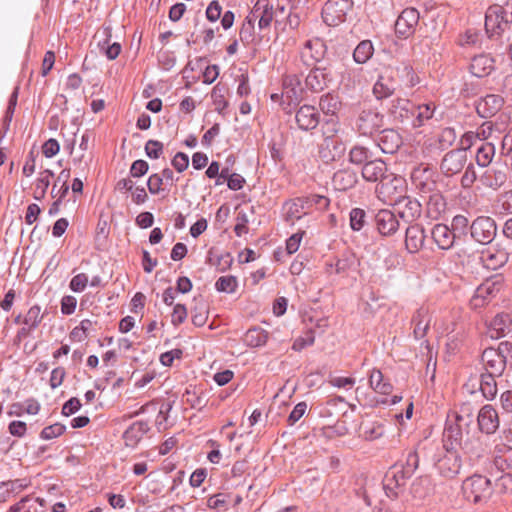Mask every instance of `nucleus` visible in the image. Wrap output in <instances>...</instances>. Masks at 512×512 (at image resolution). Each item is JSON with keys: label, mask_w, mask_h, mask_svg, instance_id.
Masks as SVG:
<instances>
[{"label": "nucleus", "mask_w": 512, "mask_h": 512, "mask_svg": "<svg viewBox=\"0 0 512 512\" xmlns=\"http://www.w3.org/2000/svg\"><path fill=\"white\" fill-rule=\"evenodd\" d=\"M419 465V456L416 451L407 454L403 464L393 465L385 474L383 487L388 497H397L399 491L406 485Z\"/></svg>", "instance_id": "f257e3e1"}, {"label": "nucleus", "mask_w": 512, "mask_h": 512, "mask_svg": "<svg viewBox=\"0 0 512 512\" xmlns=\"http://www.w3.org/2000/svg\"><path fill=\"white\" fill-rule=\"evenodd\" d=\"M472 421L471 415L463 416L456 413L448 416L443 433L444 444L452 449L459 447L466 437L472 436L469 434Z\"/></svg>", "instance_id": "f03ea898"}, {"label": "nucleus", "mask_w": 512, "mask_h": 512, "mask_svg": "<svg viewBox=\"0 0 512 512\" xmlns=\"http://www.w3.org/2000/svg\"><path fill=\"white\" fill-rule=\"evenodd\" d=\"M406 193V181L403 177L390 173L376 187L379 200L389 205H396Z\"/></svg>", "instance_id": "7ed1b4c3"}, {"label": "nucleus", "mask_w": 512, "mask_h": 512, "mask_svg": "<svg viewBox=\"0 0 512 512\" xmlns=\"http://www.w3.org/2000/svg\"><path fill=\"white\" fill-rule=\"evenodd\" d=\"M462 490L467 501L474 504L484 503L492 494L491 480L485 476L474 474L463 482Z\"/></svg>", "instance_id": "20e7f679"}, {"label": "nucleus", "mask_w": 512, "mask_h": 512, "mask_svg": "<svg viewBox=\"0 0 512 512\" xmlns=\"http://www.w3.org/2000/svg\"><path fill=\"white\" fill-rule=\"evenodd\" d=\"M503 287V278L500 275H495L486 279L475 290L474 295L470 300V305L474 309L481 308L494 299Z\"/></svg>", "instance_id": "39448f33"}, {"label": "nucleus", "mask_w": 512, "mask_h": 512, "mask_svg": "<svg viewBox=\"0 0 512 512\" xmlns=\"http://www.w3.org/2000/svg\"><path fill=\"white\" fill-rule=\"evenodd\" d=\"M352 8V0H328L321 12L323 22L328 26L336 27L346 20L347 14Z\"/></svg>", "instance_id": "423d86ee"}, {"label": "nucleus", "mask_w": 512, "mask_h": 512, "mask_svg": "<svg viewBox=\"0 0 512 512\" xmlns=\"http://www.w3.org/2000/svg\"><path fill=\"white\" fill-rule=\"evenodd\" d=\"M359 265L360 261L357 255L351 250H345L334 260L326 263V272L348 277L351 273L358 271Z\"/></svg>", "instance_id": "0eeeda50"}, {"label": "nucleus", "mask_w": 512, "mask_h": 512, "mask_svg": "<svg viewBox=\"0 0 512 512\" xmlns=\"http://www.w3.org/2000/svg\"><path fill=\"white\" fill-rule=\"evenodd\" d=\"M411 180L415 188L422 194H429L439 190V175L432 168L418 166L411 173Z\"/></svg>", "instance_id": "6e6552de"}, {"label": "nucleus", "mask_w": 512, "mask_h": 512, "mask_svg": "<svg viewBox=\"0 0 512 512\" xmlns=\"http://www.w3.org/2000/svg\"><path fill=\"white\" fill-rule=\"evenodd\" d=\"M496 232V223L488 216L477 217L470 225L471 237L480 244L491 243Z\"/></svg>", "instance_id": "1a4fd4ad"}, {"label": "nucleus", "mask_w": 512, "mask_h": 512, "mask_svg": "<svg viewBox=\"0 0 512 512\" xmlns=\"http://www.w3.org/2000/svg\"><path fill=\"white\" fill-rule=\"evenodd\" d=\"M444 447L446 453L438 459L436 468L443 477L454 478L459 474L463 461L457 449L448 448L447 444Z\"/></svg>", "instance_id": "9d476101"}, {"label": "nucleus", "mask_w": 512, "mask_h": 512, "mask_svg": "<svg viewBox=\"0 0 512 512\" xmlns=\"http://www.w3.org/2000/svg\"><path fill=\"white\" fill-rule=\"evenodd\" d=\"M383 126V115L380 114L376 109H363L357 120V130L365 136H371L378 132Z\"/></svg>", "instance_id": "9b49d317"}, {"label": "nucleus", "mask_w": 512, "mask_h": 512, "mask_svg": "<svg viewBox=\"0 0 512 512\" xmlns=\"http://www.w3.org/2000/svg\"><path fill=\"white\" fill-rule=\"evenodd\" d=\"M467 160V152L465 149L451 150L444 155L440 163L441 172L446 177H452L464 169Z\"/></svg>", "instance_id": "f8f14e48"}, {"label": "nucleus", "mask_w": 512, "mask_h": 512, "mask_svg": "<svg viewBox=\"0 0 512 512\" xmlns=\"http://www.w3.org/2000/svg\"><path fill=\"white\" fill-rule=\"evenodd\" d=\"M459 448L465 456L464 462L468 463L469 466L478 464L487 455L485 445L480 441L479 438L473 435L471 437H466Z\"/></svg>", "instance_id": "ddd939ff"}, {"label": "nucleus", "mask_w": 512, "mask_h": 512, "mask_svg": "<svg viewBox=\"0 0 512 512\" xmlns=\"http://www.w3.org/2000/svg\"><path fill=\"white\" fill-rule=\"evenodd\" d=\"M419 12L415 8H406L398 16L395 22V32L398 37L407 39L414 34L419 23Z\"/></svg>", "instance_id": "4468645a"}, {"label": "nucleus", "mask_w": 512, "mask_h": 512, "mask_svg": "<svg viewBox=\"0 0 512 512\" xmlns=\"http://www.w3.org/2000/svg\"><path fill=\"white\" fill-rule=\"evenodd\" d=\"M492 465L500 472L502 476L498 478L499 481L512 482V448L506 445L496 447V454L494 456Z\"/></svg>", "instance_id": "2eb2a0df"}, {"label": "nucleus", "mask_w": 512, "mask_h": 512, "mask_svg": "<svg viewBox=\"0 0 512 512\" xmlns=\"http://www.w3.org/2000/svg\"><path fill=\"white\" fill-rule=\"evenodd\" d=\"M247 17L254 22L258 19L259 29H267L274 18L273 5L269 0H257Z\"/></svg>", "instance_id": "dca6fc26"}, {"label": "nucleus", "mask_w": 512, "mask_h": 512, "mask_svg": "<svg viewBox=\"0 0 512 512\" xmlns=\"http://www.w3.org/2000/svg\"><path fill=\"white\" fill-rule=\"evenodd\" d=\"M501 13L498 4L490 5L485 13V29L490 36L499 35L508 28V21Z\"/></svg>", "instance_id": "f3484780"}, {"label": "nucleus", "mask_w": 512, "mask_h": 512, "mask_svg": "<svg viewBox=\"0 0 512 512\" xmlns=\"http://www.w3.org/2000/svg\"><path fill=\"white\" fill-rule=\"evenodd\" d=\"M326 45L320 38H313L305 42L301 50V59L306 65H312L324 58Z\"/></svg>", "instance_id": "a211bd4d"}, {"label": "nucleus", "mask_w": 512, "mask_h": 512, "mask_svg": "<svg viewBox=\"0 0 512 512\" xmlns=\"http://www.w3.org/2000/svg\"><path fill=\"white\" fill-rule=\"evenodd\" d=\"M375 225L382 236L393 235L399 228L397 216L388 209H381L375 215Z\"/></svg>", "instance_id": "6ab92c4d"}, {"label": "nucleus", "mask_w": 512, "mask_h": 512, "mask_svg": "<svg viewBox=\"0 0 512 512\" xmlns=\"http://www.w3.org/2000/svg\"><path fill=\"white\" fill-rule=\"evenodd\" d=\"M478 426L481 432L493 434L499 427L498 413L492 405H484L477 417Z\"/></svg>", "instance_id": "aec40b11"}, {"label": "nucleus", "mask_w": 512, "mask_h": 512, "mask_svg": "<svg viewBox=\"0 0 512 512\" xmlns=\"http://www.w3.org/2000/svg\"><path fill=\"white\" fill-rule=\"evenodd\" d=\"M295 119L301 130L309 131L318 126L320 114L314 106L303 105L297 110Z\"/></svg>", "instance_id": "412c9836"}, {"label": "nucleus", "mask_w": 512, "mask_h": 512, "mask_svg": "<svg viewBox=\"0 0 512 512\" xmlns=\"http://www.w3.org/2000/svg\"><path fill=\"white\" fill-rule=\"evenodd\" d=\"M362 177L368 182L381 183L390 173L384 161L376 159L364 163L361 171Z\"/></svg>", "instance_id": "4be33fe9"}, {"label": "nucleus", "mask_w": 512, "mask_h": 512, "mask_svg": "<svg viewBox=\"0 0 512 512\" xmlns=\"http://www.w3.org/2000/svg\"><path fill=\"white\" fill-rule=\"evenodd\" d=\"M332 81L331 72L327 68L312 69L305 79V84L313 92L323 91Z\"/></svg>", "instance_id": "5701e85b"}, {"label": "nucleus", "mask_w": 512, "mask_h": 512, "mask_svg": "<svg viewBox=\"0 0 512 512\" xmlns=\"http://www.w3.org/2000/svg\"><path fill=\"white\" fill-rule=\"evenodd\" d=\"M504 100L501 96L489 94L476 103V111L482 118H490L502 108Z\"/></svg>", "instance_id": "b1692460"}, {"label": "nucleus", "mask_w": 512, "mask_h": 512, "mask_svg": "<svg viewBox=\"0 0 512 512\" xmlns=\"http://www.w3.org/2000/svg\"><path fill=\"white\" fill-rule=\"evenodd\" d=\"M375 142L383 153L392 154L400 147L402 139L397 131L384 129L379 132Z\"/></svg>", "instance_id": "393cba45"}, {"label": "nucleus", "mask_w": 512, "mask_h": 512, "mask_svg": "<svg viewBox=\"0 0 512 512\" xmlns=\"http://www.w3.org/2000/svg\"><path fill=\"white\" fill-rule=\"evenodd\" d=\"M480 260L487 269L496 270L508 261V253L505 249L490 247L482 251Z\"/></svg>", "instance_id": "a878e982"}, {"label": "nucleus", "mask_w": 512, "mask_h": 512, "mask_svg": "<svg viewBox=\"0 0 512 512\" xmlns=\"http://www.w3.org/2000/svg\"><path fill=\"white\" fill-rule=\"evenodd\" d=\"M31 485L27 478H18L0 482V503L17 496Z\"/></svg>", "instance_id": "bb28decb"}, {"label": "nucleus", "mask_w": 512, "mask_h": 512, "mask_svg": "<svg viewBox=\"0 0 512 512\" xmlns=\"http://www.w3.org/2000/svg\"><path fill=\"white\" fill-rule=\"evenodd\" d=\"M303 89L300 78L293 74L283 79L282 97L286 98L289 104L298 103L302 99Z\"/></svg>", "instance_id": "cd10ccee"}, {"label": "nucleus", "mask_w": 512, "mask_h": 512, "mask_svg": "<svg viewBox=\"0 0 512 512\" xmlns=\"http://www.w3.org/2000/svg\"><path fill=\"white\" fill-rule=\"evenodd\" d=\"M512 330V318L509 314H497L491 321L488 328V335L491 339H498L506 336Z\"/></svg>", "instance_id": "c85d7f7f"}, {"label": "nucleus", "mask_w": 512, "mask_h": 512, "mask_svg": "<svg viewBox=\"0 0 512 512\" xmlns=\"http://www.w3.org/2000/svg\"><path fill=\"white\" fill-rule=\"evenodd\" d=\"M399 216L406 222H411L420 217L422 206L417 199L404 196L397 204Z\"/></svg>", "instance_id": "c756f323"}, {"label": "nucleus", "mask_w": 512, "mask_h": 512, "mask_svg": "<svg viewBox=\"0 0 512 512\" xmlns=\"http://www.w3.org/2000/svg\"><path fill=\"white\" fill-rule=\"evenodd\" d=\"M426 202V215L430 219L438 220L445 213L447 203L440 190L428 194Z\"/></svg>", "instance_id": "7c9ffc66"}, {"label": "nucleus", "mask_w": 512, "mask_h": 512, "mask_svg": "<svg viewBox=\"0 0 512 512\" xmlns=\"http://www.w3.org/2000/svg\"><path fill=\"white\" fill-rule=\"evenodd\" d=\"M431 235L436 245L443 250L453 247L456 238L455 232L445 224H436Z\"/></svg>", "instance_id": "2f4dec72"}, {"label": "nucleus", "mask_w": 512, "mask_h": 512, "mask_svg": "<svg viewBox=\"0 0 512 512\" xmlns=\"http://www.w3.org/2000/svg\"><path fill=\"white\" fill-rule=\"evenodd\" d=\"M495 68L494 59L488 54H480L472 58L470 63L471 73L478 77L488 76Z\"/></svg>", "instance_id": "473e14b6"}, {"label": "nucleus", "mask_w": 512, "mask_h": 512, "mask_svg": "<svg viewBox=\"0 0 512 512\" xmlns=\"http://www.w3.org/2000/svg\"><path fill=\"white\" fill-rule=\"evenodd\" d=\"M149 430L147 421L140 420L132 423L123 434L126 446L135 447Z\"/></svg>", "instance_id": "72a5a7b5"}, {"label": "nucleus", "mask_w": 512, "mask_h": 512, "mask_svg": "<svg viewBox=\"0 0 512 512\" xmlns=\"http://www.w3.org/2000/svg\"><path fill=\"white\" fill-rule=\"evenodd\" d=\"M425 234L422 226L415 224L406 229L405 245L410 253L418 252L424 245Z\"/></svg>", "instance_id": "f704fd0d"}, {"label": "nucleus", "mask_w": 512, "mask_h": 512, "mask_svg": "<svg viewBox=\"0 0 512 512\" xmlns=\"http://www.w3.org/2000/svg\"><path fill=\"white\" fill-rule=\"evenodd\" d=\"M414 104L408 99L397 98L392 100L389 107V113L395 120L404 122L411 119L413 116Z\"/></svg>", "instance_id": "c9c22d12"}, {"label": "nucleus", "mask_w": 512, "mask_h": 512, "mask_svg": "<svg viewBox=\"0 0 512 512\" xmlns=\"http://www.w3.org/2000/svg\"><path fill=\"white\" fill-rule=\"evenodd\" d=\"M431 321L432 315L428 309L421 307L416 311L412 318V324L414 325L413 332L416 339H422L426 335Z\"/></svg>", "instance_id": "e433bc0d"}, {"label": "nucleus", "mask_w": 512, "mask_h": 512, "mask_svg": "<svg viewBox=\"0 0 512 512\" xmlns=\"http://www.w3.org/2000/svg\"><path fill=\"white\" fill-rule=\"evenodd\" d=\"M397 83L392 76L380 75L373 86V94L378 100L386 99L393 95Z\"/></svg>", "instance_id": "4c0bfd02"}, {"label": "nucleus", "mask_w": 512, "mask_h": 512, "mask_svg": "<svg viewBox=\"0 0 512 512\" xmlns=\"http://www.w3.org/2000/svg\"><path fill=\"white\" fill-rule=\"evenodd\" d=\"M309 201L304 198H296L284 204L285 219L294 223L299 220L303 215L307 214L306 208Z\"/></svg>", "instance_id": "58836bf2"}, {"label": "nucleus", "mask_w": 512, "mask_h": 512, "mask_svg": "<svg viewBox=\"0 0 512 512\" xmlns=\"http://www.w3.org/2000/svg\"><path fill=\"white\" fill-rule=\"evenodd\" d=\"M482 362L485 365L487 372L485 374H492L494 376H501L507 360L504 354H481Z\"/></svg>", "instance_id": "ea45409f"}, {"label": "nucleus", "mask_w": 512, "mask_h": 512, "mask_svg": "<svg viewBox=\"0 0 512 512\" xmlns=\"http://www.w3.org/2000/svg\"><path fill=\"white\" fill-rule=\"evenodd\" d=\"M507 180V175L504 169L492 167L487 169L480 177L481 183L494 190L500 188Z\"/></svg>", "instance_id": "a19ab883"}, {"label": "nucleus", "mask_w": 512, "mask_h": 512, "mask_svg": "<svg viewBox=\"0 0 512 512\" xmlns=\"http://www.w3.org/2000/svg\"><path fill=\"white\" fill-rule=\"evenodd\" d=\"M357 183V176L351 170H339L334 173L332 177V184L336 190L346 191L355 186Z\"/></svg>", "instance_id": "79ce46f5"}, {"label": "nucleus", "mask_w": 512, "mask_h": 512, "mask_svg": "<svg viewBox=\"0 0 512 512\" xmlns=\"http://www.w3.org/2000/svg\"><path fill=\"white\" fill-rule=\"evenodd\" d=\"M342 152L343 149L341 147V143L337 139L331 137H326L324 139L319 150L320 157L326 162L335 160Z\"/></svg>", "instance_id": "37998d69"}, {"label": "nucleus", "mask_w": 512, "mask_h": 512, "mask_svg": "<svg viewBox=\"0 0 512 512\" xmlns=\"http://www.w3.org/2000/svg\"><path fill=\"white\" fill-rule=\"evenodd\" d=\"M436 106L433 102L421 104L418 106L414 105L412 125L414 127L422 126L426 121L430 120L435 112Z\"/></svg>", "instance_id": "c03bdc74"}, {"label": "nucleus", "mask_w": 512, "mask_h": 512, "mask_svg": "<svg viewBox=\"0 0 512 512\" xmlns=\"http://www.w3.org/2000/svg\"><path fill=\"white\" fill-rule=\"evenodd\" d=\"M45 316V312H42V309L39 305H33L27 311L22 328V332H29L31 330L36 329Z\"/></svg>", "instance_id": "a18cd8bd"}, {"label": "nucleus", "mask_w": 512, "mask_h": 512, "mask_svg": "<svg viewBox=\"0 0 512 512\" xmlns=\"http://www.w3.org/2000/svg\"><path fill=\"white\" fill-rule=\"evenodd\" d=\"M194 303L195 305L191 309L192 322L195 326L202 327L208 319V306L202 297L194 298Z\"/></svg>", "instance_id": "49530a36"}, {"label": "nucleus", "mask_w": 512, "mask_h": 512, "mask_svg": "<svg viewBox=\"0 0 512 512\" xmlns=\"http://www.w3.org/2000/svg\"><path fill=\"white\" fill-rule=\"evenodd\" d=\"M268 340V333L259 327L249 329L244 336V342L251 348L262 347Z\"/></svg>", "instance_id": "de8ad7c7"}, {"label": "nucleus", "mask_w": 512, "mask_h": 512, "mask_svg": "<svg viewBox=\"0 0 512 512\" xmlns=\"http://www.w3.org/2000/svg\"><path fill=\"white\" fill-rule=\"evenodd\" d=\"M494 375L482 374L480 379V390L484 398L492 400L497 394V383Z\"/></svg>", "instance_id": "09e8293b"}, {"label": "nucleus", "mask_w": 512, "mask_h": 512, "mask_svg": "<svg viewBox=\"0 0 512 512\" xmlns=\"http://www.w3.org/2000/svg\"><path fill=\"white\" fill-rule=\"evenodd\" d=\"M495 155V147L490 142H483L476 152V162L481 167H487Z\"/></svg>", "instance_id": "8fccbe9b"}, {"label": "nucleus", "mask_w": 512, "mask_h": 512, "mask_svg": "<svg viewBox=\"0 0 512 512\" xmlns=\"http://www.w3.org/2000/svg\"><path fill=\"white\" fill-rule=\"evenodd\" d=\"M374 48L370 40L361 41L353 52L354 60L359 64L366 63L373 55Z\"/></svg>", "instance_id": "3c124183"}, {"label": "nucleus", "mask_w": 512, "mask_h": 512, "mask_svg": "<svg viewBox=\"0 0 512 512\" xmlns=\"http://www.w3.org/2000/svg\"><path fill=\"white\" fill-rule=\"evenodd\" d=\"M51 177H53V172L50 170H45L40 173L35 185L34 198L36 200H41L44 198L46 190L50 185Z\"/></svg>", "instance_id": "603ef678"}, {"label": "nucleus", "mask_w": 512, "mask_h": 512, "mask_svg": "<svg viewBox=\"0 0 512 512\" xmlns=\"http://www.w3.org/2000/svg\"><path fill=\"white\" fill-rule=\"evenodd\" d=\"M255 22L249 19L248 17L245 18L240 31H239V37L241 42L244 45L251 44L255 39Z\"/></svg>", "instance_id": "864d4df0"}, {"label": "nucleus", "mask_w": 512, "mask_h": 512, "mask_svg": "<svg viewBox=\"0 0 512 512\" xmlns=\"http://www.w3.org/2000/svg\"><path fill=\"white\" fill-rule=\"evenodd\" d=\"M315 333L316 332L312 329V327H307V330L303 333V335L295 339L292 349L295 351H300L311 346L315 340Z\"/></svg>", "instance_id": "5fc2aeb1"}, {"label": "nucleus", "mask_w": 512, "mask_h": 512, "mask_svg": "<svg viewBox=\"0 0 512 512\" xmlns=\"http://www.w3.org/2000/svg\"><path fill=\"white\" fill-rule=\"evenodd\" d=\"M350 227L353 231H360L366 224V212L361 208H353L349 214Z\"/></svg>", "instance_id": "6e6d98bb"}, {"label": "nucleus", "mask_w": 512, "mask_h": 512, "mask_svg": "<svg viewBox=\"0 0 512 512\" xmlns=\"http://www.w3.org/2000/svg\"><path fill=\"white\" fill-rule=\"evenodd\" d=\"M237 279L232 275L220 277L216 283L215 288L219 292L233 293L237 288Z\"/></svg>", "instance_id": "4d7b16f0"}, {"label": "nucleus", "mask_w": 512, "mask_h": 512, "mask_svg": "<svg viewBox=\"0 0 512 512\" xmlns=\"http://www.w3.org/2000/svg\"><path fill=\"white\" fill-rule=\"evenodd\" d=\"M225 93L226 88L220 86L219 84L213 88L211 93L213 103L216 107V110L219 112H222L228 106V102L225 99Z\"/></svg>", "instance_id": "13d9d810"}, {"label": "nucleus", "mask_w": 512, "mask_h": 512, "mask_svg": "<svg viewBox=\"0 0 512 512\" xmlns=\"http://www.w3.org/2000/svg\"><path fill=\"white\" fill-rule=\"evenodd\" d=\"M369 151L362 146H355L350 150L349 160L353 164H363L368 162Z\"/></svg>", "instance_id": "bf43d9fd"}, {"label": "nucleus", "mask_w": 512, "mask_h": 512, "mask_svg": "<svg viewBox=\"0 0 512 512\" xmlns=\"http://www.w3.org/2000/svg\"><path fill=\"white\" fill-rule=\"evenodd\" d=\"M66 430L65 425L61 423H55L53 425L45 427L41 433L40 437L44 440H50L62 435Z\"/></svg>", "instance_id": "052dcab7"}, {"label": "nucleus", "mask_w": 512, "mask_h": 512, "mask_svg": "<svg viewBox=\"0 0 512 512\" xmlns=\"http://www.w3.org/2000/svg\"><path fill=\"white\" fill-rule=\"evenodd\" d=\"M207 505L211 509L225 511L228 508V496L223 493L213 495L208 499Z\"/></svg>", "instance_id": "680f3d73"}, {"label": "nucleus", "mask_w": 512, "mask_h": 512, "mask_svg": "<svg viewBox=\"0 0 512 512\" xmlns=\"http://www.w3.org/2000/svg\"><path fill=\"white\" fill-rule=\"evenodd\" d=\"M385 432L384 426L381 423L373 422L364 427V435L366 439L375 440L383 436Z\"/></svg>", "instance_id": "e2e57ef3"}, {"label": "nucleus", "mask_w": 512, "mask_h": 512, "mask_svg": "<svg viewBox=\"0 0 512 512\" xmlns=\"http://www.w3.org/2000/svg\"><path fill=\"white\" fill-rule=\"evenodd\" d=\"M464 168L465 171L461 177V185L463 188L467 189L473 186L477 179V174L472 163L466 165Z\"/></svg>", "instance_id": "0e129e2a"}, {"label": "nucleus", "mask_w": 512, "mask_h": 512, "mask_svg": "<svg viewBox=\"0 0 512 512\" xmlns=\"http://www.w3.org/2000/svg\"><path fill=\"white\" fill-rule=\"evenodd\" d=\"M89 282L88 276L85 273H79L75 275L70 283L69 288L76 293L82 292L87 287V284Z\"/></svg>", "instance_id": "69168bd1"}, {"label": "nucleus", "mask_w": 512, "mask_h": 512, "mask_svg": "<svg viewBox=\"0 0 512 512\" xmlns=\"http://www.w3.org/2000/svg\"><path fill=\"white\" fill-rule=\"evenodd\" d=\"M146 155L151 159H158L163 153V144L157 140H148L145 144Z\"/></svg>", "instance_id": "338daca9"}, {"label": "nucleus", "mask_w": 512, "mask_h": 512, "mask_svg": "<svg viewBox=\"0 0 512 512\" xmlns=\"http://www.w3.org/2000/svg\"><path fill=\"white\" fill-rule=\"evenodd\" d=\"M31 500L30 495L22 497L18 502L11 505L7 512H32V506H26Z\"/></svg>", "instance_id": "774afa93"}]
</instances>
